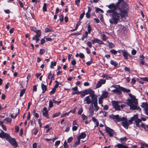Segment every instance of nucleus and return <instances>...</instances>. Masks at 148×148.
Segmentation results:
<instances>
[{
	"label": "nucleus",
	"instance_id": "obj_50",
	"mask_svg": "<svg viewBox=\"0 0 148 148\" xmlns=\"http://www.w3.org/2000/svg\"><path fill=\"white\" fill-rule=\"evenodd\" d=\"M59 20L60 22H62L64 20V15L63 14H61L59 16Z\"/></svg>",
	"mask_w": 148,
	"mask_h": 148
},
{
	"label": "nucleus",
	"instance_id": "obj_58",
	"mask_svg": "<svg viewBox=\"0 0 148 148\" xmlns=\"http://www.w3.org/2000/svg\"><path fill=\"white\" fill-rule=\"evenodd\" d=\"M38 86V85H35L33 86V91L36 92L37 90V87Z\"/></svg>",
	"mask_w": 148,
	"mask_h": 148
},
{
	"label": "nucleus",
	"instance_id": "obj_23",
	"mask_svg": "<svg viewBox=\"0 0 148 148\" xmlns=\"http://www.w3.org/2000/svg\"><path fill=\"white\" fill-rule=\"evenodd\" d=\"M107 42L108 43V46L109 48H112L114 47L115 45L112 42H110L108 41H107Z\"/></svg>",
	"mask_w": 148,
	"mask_h": 148
},
{
	"label": "nucleus",
	"instance_id": "obj_42",
	"mask_svg": "<svg viewBox=\"0 0 148 148\" xmlns=\"http://www.w3.org/2000/svg\"><path fill=\"white\" fill-rule=\"evenodd\" d=\"M47 4L44 3L43 4V10L44 12H46L47 11Z\"/></svg>",
	"mask_w": 148,
	"mask_h": 148
},
{
	"label": "nucleus",
	"instance_id": "obj_30",
	"mask_svg": "<svg viewBox=\"0 0 148 148\" xmlns=\"http://www.w3.org/2000/svg\"><path fill=\"white\" fill-rule=\"evenodd\" d=\"M127 137L125 136L120 138L119 140H121L122 143H124L127 140Z\"/></svg>",
	"mask_w": 148,
	"mask_h": 148
},
{
	"label": "nucleus",
	"instance_id": "obj_2",
	"mask_svg": "<svg viewBox=\"0 0 148 148\" xmlns=\"http://www.w3.org/2000/svg\"><path fill=\"white\" fill-rule=\"evenodd\" d=\"M129 95L131 99L129 98L127 99V104L130 107V109L132 110H140V108L139 106H138L137 100L136 99L135 97L130 93H129Z\"/></svg>",
	"mask_w": 148,
	"mask_h": 148
},
{
	"label": "nucleus",
	"instance_id": "obj_17",
	"mask_svg": "<svg viewBox=\"0 0 148 148\" xmlns=\"http://www.w3.org/2000/svg\"><path fill=\"white\" fill-rule=\"evenodd\" d=\"M86 136V133L83 132H82L77 137V138L80 140L81 139H84L85 138Z\"/></svg>",
	"mask_w": 148,
	"mask_h": 148
},
{
	"label": "nucleus",
	"instance_id": "obj_3",
	"mask_svg": "<svg viewBox=\"0 0 148 148\" xmlns=\"http://www.w3.org/2000/svg\"><path fill=\"white\" fill-rule=\"evenodd\" d=\"M0 131L1 132H0V138H5L14 147L16 148L17 147L18 144L15 138H12L9 134L5 133L3 130H0Z\"/></svg>",
	"mask_w": 148,
	"mask_h": 148
},
{
	"label": "nucleus",
	"instance_id": "obj_5",
	"mask_svg": "<svg viewBox=\"0 0 148 148\" xmlns=\"http://www.w3.org/2000/svg\"><path fill=\"white\" fill-rule=\"evenodd\" d=\"M106 130L107 133H108L110 137H112L114 134L116 135L114 131L112 129L109 127H106Z\"/></svg>",
	"mask_w": 148,
	"mask_h": 148
},
{
	"label": "nucleus",
	"instance_id": "obj_24",
	"mask_svg": "<svg viewBox=\"0 0 148 148\" xmlns=\"http://www.w3.org/2000/svg\"><path fill=\"white\" fill-rule=\"evenodd\" d=\"M54 32V30L53 29H49L48 27L45 28V33H48L49 32Z\"/></svg>",
	"mask_w": 148,
	"mask_h": 148
},
{
	"label": "nucleus",
	"instance_id": "obj_6",
	"mask_svg": "<svg viewBox=\"0 0 148 148\" xmlns=\"http://www.w3.org/2000/svg\"><path fill=\"white\" fill-rule=\"evenodd\" d=\"M119 102L115 100L112 101V105L113 108L115 109L116 110H120V106L118 105Z\"/></svg>",
	"mask_w": 148,
	"mask_h": 148
},
{
	"label": "nucleus",
	"instance_id": "obj_10",
	"mask_svg": "<svg viewBox=\"0 0 148 148\" xmlns=\"http://www.w3.org/2000/svg\"><path fill=\"white\" fill-rule=\"evenodd\" d=\"M89 116L90 117L92 116L93 115L94 113V109L93 106L92 104H91L89 107Z\"/></svg>",
	"mask_w": 148,
	"mask_h": 148
},
{
	"label": "nucleus",
	"instance_id": "obj_62",
	"mask_svg": "<svg viewBox=\"0 0 148 148\" xmlns=\"http://www.w3.org/2000/svg\"><path fill=\"white\" fill-rule=\"evenodd\" d=\"M79 55V56L81 58H85L84 55L82 53H80Z\"/></svg>",
	"mask_w": 148,
	"mask_h": 148
},
{
	"label": "nucleus",
	"instance_id": "obj_54",
	"mask_svg": "<svg viewBox=\"0 0 148 148\" xmlns=\"http://www.w3.org/2000/svg\"><path fill=\"white\" fill-rule=\"evenodd\" d=\"M85 14V13L84 12H83L80 15L79 20H81L83 18Z\"/></svg>",
	"mask_w": 148,
	"mask_h": 148
},
{
	"label": "nucleus",
	"instance_id": "obj_45",
	"mask_svg": "<svg viewBox=\"0 0 148 148\" xmlns=\"http://www.w3.org/2000/svg\"><path fill=\"white\" fill-rule=\"evenodd\" d=\"M71 111H70L69 112H67V113H65L64 114H62L61 116V117H63L64 116H68L69 114V113L71 112Z\"/></svg>",
	"mask_w": 148,
	"mask_h": 148
},
{
	"label": "nucleus",
	"instance_id": "obj_8",
	"mask_svg": "<svg viewBox=\"0 0 148 148\" xmlns=\"http://www.w3.org/2000/svg\"><path fill=\"white\" fill-rule=\"evenodd\" d=\"M92 43L94 44L95 43H97L99 44L104 45V43L101 40L98 39V38H95L91 40Z\"/></svg>",
	"mask_w": 148,
	"mask_h": 148
},
{
	"label": "nucleus",
	"instance_id": "obj_28",
	"mask_svg": "<svg viewBox=\"0 0 148 148\" xmlns=\"http://www.w3.org/2000/svg\"><path fill=\"white\" fill-rule=\"evenodd\" d=\"M126 145H123L122 144L119 143L117 145L118 148H125Z\"/></svg>",
	"mask_w": 148,
	"mask_h": 148
},
{
	"label": "nucleus",
	"instance_id": "obj_20",
	"mask_svg": "<svg viewBox=\"0 0 148 148\" xmlns=\"http://www.w3.org/2000/svg\"><path fill=\"white\" fill-rule=\"evenodd\" d=\"M121 91H122L123 92H126V93H129L130 92V90L129 89H127L123 87L122 86L121 88Z\"/></svg>",
	"mask_w": 148,
	"mask_h": 148
},
{
	"label": "nucleus",
	"instance_id": "obj_41",
	"mask_svg": "<svg viewBox=\"0 0 148 148\" xmlns=\"http://www.w3.org/2000/svg\"><path fill=\"white\" fill-rule=\"evenodd\" d=\"M82 119L83 121L86 120L87 119V117L84 114H83L82 115Z\"/></svg>",
	"mask_w": 148,
	"mask_h": 148
},
{
	"label": "nucleus",
	"instance_id": "obj_63",
	"mask_svg": "<svg viewBox=\"0 0 148 148\" xmlns=\"http://www.w3.org/2000/svg\"><path fill=\"white\" fill-rule=\"evenodd\" d=\"M15 132L16 133L18 132L19 131V127L18 126L16 125L15 127Z\"/></svg>",
	"mask_w": 148,
	"mask_h": 148
},
{
	"label": "nucleus",
	"instance_id": "obj_46",
	"mask_svg": "<svg viewBox=\"0 0 148 148\" xmlns=\"http://www.w3.org/2000/svg\"><path fill=\"white\" fill-rule=\"evenodd\" d=\"M60 114V112H57L54 114L53 115V117L55 118V117L59 116Z\"/></svg>",
	"mask_w": 148,
	"mask_h": 148
},
{
	"label": "nucleus",
	"instance_id": "obj_44",
	"mask_svg": "<svg viewBox=\"0 0 148 148\" xmlns=\"http://www.w3.org/2000/svg\"><path fill=\"white\" fill-rule=\"evenodd\" d=\"M110 52L112 54L116 55L117 53V51L114 49H112L110 51Z\"/></svg>",
	"mask_w": 148,
	"mask_h": 148
},
{
	"label": "nucleus",
	"instance_id": "obj_14",
	"mask_svg": "<svg viewBox=\"0 0 148 148\" xmlns=\"http://www.w3.org/2000/svg\"><path fill=\"white\" fill-rule=\"evenodd\" d=\"M84 101H86V103L88 104H92L91 100L89 96L86 97L84 99Z\"/></svg>",
	"mask_w": 148,
	"mask_h": 148
},
{
	"label": "nucleus",
	"instance_id": "obj_9",
	"mask_svg": "<svg viewBox=\"0 0 148 148\" xmlns=\"http://www.w3.org/2000/svg\"><path fill=\"white\" fill-rule=\"evenodd\" d=\"M47 110V108L45 107L43 108L42 115L46 117L48 119H49L50 118L48 114V111Z\"/></svg>",
	"mask_w": 148,
	"mask_h": 148
},
{
	"label": "nucleus",
	"instance_id": "obj_52",
	"mask_svg": "<svg viewBox=\"0 0 148 148\" xmlns=\"http://www.w3.org/2000/svg\"><path fill=\"white\" fill-rule=\"evenodd\" d=\"M138 118V116L137 115H135L133 116L130 119L133 121L136 120Z\"/></svg>",
	"mask_w": 148,
	"mask_h": 148
},
{
	"label": "nucleus",
	"instance_id": "obj_4",
	"mask_svg": "<svg viewBox=\"0 0 148 148\" xmlns=\"http://www.w3.org/2000/svg\"><path fill=\"white\" fill-rule=\"evenodd\" d=\"M123 1V0H118V2L116 3V6L117 7L118 9H120L122 11V10H128L129 6L125 2L121 3Z\"/></svg>",
	"mask_w": 148,
	"mask_h": 148
},
{
	"label": "nucleus",
	"instance_id": "obj_37",
	"mask_svg": "<svg viewBox=\"0 0 148 148\" xmlns=\"http://www.w3.org/2000/svg\"><path fill=\"white\" fill-rule=\"evenodd\" d=\"M4 120L6 121L7 123H11L12 121V119L9 117H7L5 118L4 119Z\"/></svg>",
	"mask_w": 148,
	"mask_h": 148
},
{
	"label": "nucleus",
	"instance_id": "obj_11",
	"mask_svg": "<svg viewBox=\"0 0 148 148\" xmlns=\"http://www.w3.org/2000/svg\"><path fill=\"white\" fill-rule=\"evenodd\" d=\"M122 53H123V55L124 58L126 59L127 60L128 59V56L131 57V56H130V54L127 52V51L124 50L122 51Z\"/></svg>",
	"mask_w": 148,
	"mask_h": 148
},
{
	"label": "nucleus",
	"instance_id": "obj_47",
	"mask_svg": "<svg viewBox=\"0 0 148 148\" xmlns=\"http://www.w3.org/2000/svg\"><path fill=\"white\" fill-rule=\"evenodd\" d=\"M85 94L84 91H81L80 93V95L81 97L83 98L85 96V95H86Z\"/></svg>",
	"mask_w": 148,
	"mask_h": 148
},
{
	"label": "nucleus",
	"instance_id": "obj_13",
	"mask_svg": "<svg viewBox=\"0 0 148 148\" xmlns=\"http://www.w3.org/2000/svg\"><path fill=\"white\" fill-rule=\"evenodd\" d=\"M108 7L110 9H112L116 11L117 9H118L117 7L116 6V4L112 3L108 5Z\"/></svg>",
	"mask_w": 148,
	"mask_h": 148
},
{
	"label": "nucleus",
	"instance_id": "obj_26",
	"mask_svg": "<svg viewBox=\"0 0 148 148\" xmlns=\"http://www.w3.org/2000/svg\"><path fill=\"white\" fill-rule=\"evenodd\" d=\"M108 91H104L102 94V96L105 98H107L108 97Z\"/></svg>",
	"mask_w": 148,
	"mask_h": 148
},
{
	"label": "nucleus",
	"instance_id": "obj_61",
	"mask_svg": "<svg viewBox=\"0 0 148 148\" xmlns=\"http://www.w3.org/2000/svg\"><path fill=\"white\" fill-rule=\"evenodd\" d=\"M18 1L20 4V7L22 8H23L24 5L23 3L20 0H18Z\"/></svg>",
	"mask_w": 148,
	"mask_h": 148
},
{
	"label": "nucleus",
	"instance_id": "obj_31",
	"mask_svg": "<svg viewBox=\"0 0 148 148\" xmlns=\"http://www.w3.org/2000/svg\"><path fill=\"white\" fill-rule=\"evenodd\" d=\"M127 120V119H126L125 117H122V118H120L119 117V116L118 117V121H122L123 122L124 121H126Z\"/></svg>",
	"mask_w": 148,
	"mask_h": 148
},
{
	"label": "nucleus",
	"instance_id": "obj_60",
	"mask_svg": "<svg viewBox=\"0 0 148 148\" xmlns=\"http://www.w3.org/2000/svg\"><path fill=\"white\" fill-rule=\"evenodd\" d=\"M86 44L90 48H91L92 46V43L90 41H88Z\"/></svg>",
	"mask_w": 148,
	"mask_h": 148
},
{
	"label": "nucleus",
	"instance_id": "obj_25",
	"mask_svg": "<svg viewBox=\"0 0 148 148\" xmlns=\"http://www.w3.org/2000/svg\"><path fill=\"white\" fill-rule=\"evenodd\" d=\"M92 90L90 88H88L86 90H84L83 91L86 95L89 94Z\"/></svg>",
	"mask_w": 148,
	"mask_h": 148
},
{
	"label": "nucleus",
	"instance_id": "obj_55",
	"mask_svg": "<svg viewBox=\"0 0 148 148\" xmlns=\"http://www.w3.org/2000/svg\"><path fill=\"white\" fill-rule=\"evenodd\" d=\"M56 89L54 88H53L52 90L50 92V94L51 95V94L54 93L56 91Z\"/></svg>",
	"mask_w": 148,
	"mask_h": 148
},
{
	"label": "nucleus",
	"instance_id": "obj_43",
	"mask_svg": "<svg viewBox=\"0 0 148 148\" xmlns=\"http://www.w3.org/2000/svg\"><path fill=\"white\" fill-rule=\"evenodd\" d=\"M83 112V108L82 107L79 108V110L77 112L78 115H80Z\"/></svg>",
	"mask_w": 148,
	"mask_h": 148
},
{
	"label": "nucleus",
	"instance_id": "obj_59",
	"mask_svg": "<svg viewBox=\"0 0 148 148\" xmlns=\"http://www.w3.org/2000/svg\"><path fill=\"white\" fill-rule=\"evenodd\" d=\"M63 145L64 148H68L69 147V145H68V144L66 141H65L64 142Z\"/></svg>",
	"mask_w": 148,
	"mask_h": 148
},
{
	"label": "nucleus",
	"instance_id": "obj_57",
	"mask_svg": "<svg viewBox=\"0 0 148 148\" xmlns=\"http://www.w3.org/2000/svg\"><path fill=\"white\" fill-rule=\"evenodd\" d=\"M60 140H57L55 142V146L56 147H57L58 145L60 144Z\"/></svg>",
	"mask_w": 148,
	"mask_h": 148
},
{
	"label": "nucleus",
	"instance_id": "obj_56",
	"mask_svg": "<svg viewBox=\"0 0 148 148\" xmlns=\"http://www.w3.org/2000/svg\"><path fill=\"white\" fill-rule=\"evenodd\" d=\"M107 38H108V37H107V36L105 34H103L102 36V40L104 41H105L107 39Z\"/></svg>",
	"mask_w": 148,
	"mask_h": 148
},
{
	"label": "nucleus",
	"instance_id": "obj_40",
	"mask_svg": "<svg viewBox=\"0 0 148 148\" xmlns=\"http://www.w3.org/2000/svg\"><path fill=\"white\" fill-rule=\"evenodd\" d=\"M90 92L89 94V96L91 98H92L95 96L94 91L92 90Z\"/></svg>",
	"mask_w": 148,
	"mask_h": 148
},
{
	"label": "nucleus",
	"instance_id": "obj_36",
	"mask_svg": "<svg viewBox=\"0 0 148 148\" xmlns=\"http://www.w3.org/2000/svg\"><path fill=\"white\" fill-rule=\"evenodd\" d=\"M33 113L34 117L36 118H37L39 117V114L37 113H36V111L35 110H34L33 111Z\"/></svg>",
	"mask_w": 148,
	"mask_h": 148
},
{
	"label": "nucleus",
	"instance_id": "obj_16",
	"mask_svg": "<svg viewBox=\"0 0 148 148\" xmlns=\"http://www.w3.org/2000/svg\"><path fill=\"white\" fill-rule=\"evenodd\" d=\"M119 115L118 114L115 115L113 114H112L109 116V118L111 119H116L118 121Z\"/></svg>",
	"mask_w": 148,
	"mask_h": 148
},
{
	"label": "nucleus",
	"instance_id": "obj_32",
	"mask_svg": "<svg viewBox=\"0 0 148 148\" xmlns=\"http://www.w3.org/2000/svg\"><path fill=\"white\" fill-rule=\"evenodd\" d=\"M77 141H76L73 145V147H76L77 145H79L80 143V140L78 139V138H77Z\"/></svg>",
	"mask_w": 148,
	"mask_h": 148
},
{
	"label": "nucleus",
	"instance_id": "obj_22",
	"mask_svg": "<svg viewBox=\"0 0 148 148\" xmlns=\"http://www.w3.org/2000/svg\"><path fill=\"white\" fill-rule=\"evenodd\" d=\"M57 64V62H53V61H52L51 62V64L50 65V67L51 69H54V66H56Z\"/></svg>",
	"mask_w": 148,
	"mask_h": 148
},
{
	"label": "nucleus",
	"instance_id": "obj_35",
	"mask_svg": "<svg viewBox=\"0 0 148 148\" xmlns=\"http://www.w3.org/2000/svg\"><path fill=\"white\" fill-rule=\"evenodd\" d=\"M26 89H23L20 92L19 96L20 97H22L23 94L25 93V92Z\"/></svg>",
	"mask_w": 148,
	"mask_h": 148
},
{
	"label": "nucleus",
	"instance_id": "obj_64",
	"mask_svg": "<svg viewBox=\"0 0 148 148\" xmlns=\"http://www.w3.org/2000/svg\"><path fill=\"white\" fill-rule=\"evenodd\" d=\"M136 82V80L134 78H133L132 79L131 83L132 84H134Z\"/></svg>",
	"mask_w": 148,
	"mask_h": 148
},
{
	"label": "nucleus",
	"instance_id": "obj_33",
	"mask_svg": "<svg viewBox=\"0 0 148 148\" xmlns=\"http://www.w3.org/2000/svg\"><path fill=\"white\" fill-rule=\"evenodd\" d=\"M20 111V109H18V112L14 116L13 115H11V117L13 119H15L16 117L18 116V115L19 114V112Z\"/></svg>",
	"mask_w": 148,
	"mask_h": 148
},
{
	"label": "nucleus",
	"instance_id": "obj_19",
	"mask_svg": "<svg viewBox=\"0 0 148 148\" xmlns=\"http://www.w3.org/2000/svg\"><path fill=\"white\" fill-rule=\"evenodd\" d=\"M110 64L116 67L118 65V63L113 60H111L110 61Z\"/></svg>",
	"mask_w": 148,
	"mask_h": 148
},
{
	"label": "nucleus",
	"instance_id": "obj_53",
	"mask_svg": "<svg viewBox=\"0 0 148 148\" xmlns=\"http://www.w3.org/2000/svg\"><path fill=\"white\" fill-rule=\"evenodd\" d=\"M53 106V102L51 100H50L49 101V107L51 108Z\"/></svg>",
	"mask_w": 148,
	"mask_h": 148
},
{
	"label": "nucleus",
	"instance_id": "obj_38",
	"mask_svg": "<svg viewBox=\"0 0 148 148\" xmlns=\"http://www.w3.org/2000/svg\"><path fill=\"white\" fill-rule=\"evenodd\" d=\"M88 25L87 26V28L88 29L87 32L88 33H90L92 31V28L90 25L89 24H88Z\"/></svg>",
	"mask_w": 148,
	"mask_h": 148
},
{
	"label": "nucleus",
	"instance_id": "obj_49",
	"mask_svg": "<svg viewBox=\"0 0 148 148\" xmlns=\"http://www.w3.org/2000/svg\"><path fill=\"white\" fill-rule=\"evenodd\" d=\"M95 10L97 13L98 12H100L102 13L103 12V10L99 8H97Z\"/></svg>",
	"mask_w": 148,
	"mask_h": 148
},
{
	"label": "nucleus",
	"instance_id": "obj_39",
	"mask_svg": "<svg viewBox=\"0 0 148 148\" xmlns=\"http://www.w3.org/2000/svg\"><path fill=\"white\" fill-rule=\"evenodd\" d=\"M141 107L143 108H146L147 107H148V105L147 103H145L143 102L142 103V104L141 105Z\"/></svg>",
	"mask_w": 148,
	"mask_h": 148
},
{
	"label": "nucleus",
	"instance_id": "obj_29",
	"mask_svg": "<svg viewBox=\"0 0 148 148\" xmlns=\"http://www.w3.org/2000/svg\"><path fill=\"white\" fill-rule=\"evenodd\" d=\"M94 107L95 108V110L96 112H97L99 109V107L97 105V103H93Z\"/></svg>",
	"mask_w": 148,
	"mask_h": 148
},
{
	"label": "nucleus",
	"instance_id": "obj_34",
	"mask_svg": "<svg viewBox=\"0 0 148 148\" xmlns=\"http://www.w3.org/2000/svg\"><path fill=\"white\" fill-rule=\"evenodd\" d=\"M35 33L36 34L35 35H36L37 37H40L41 35V32L40 30H37Z\"/></svg>",
	"mask_w": 148,
	"mask_h": 148
},
{
	"label": "nucleus",
	"instance_id": "obj_48",
	"mask_svg": "<svg viewBox=\"0 0 148 148\" xmlns=\"http://www.w3.org/2000/svg\"><path fill=\"white\" fill-rule=\"evenodd\" d=\"M45 51L44 49H40L39 51V53L40 55H42L45 52Z\"/></svg>",
	"mask_w": 148,
	"mask_h": 148
},
{
	"label": "nucleus",
	"instance_id": "obj_27",
	"mask_svg": "<svg viewBox=\"0 0 148 148\" xmlns=\"http://www.w3.org/2000/svg\"><path fill=\"white\" fill-rule=\"evenodd\" d=\"M39 37H37V36L36 35H35L32 38V40H36V43H37L38 41L39 40Z\"/></svg>",
	"mask_w": 148,
	"mask_h": 148
},
{
	"label": "nucleus",
	"instance_id": "obj_21",
	"mask_svg": "<svg viewBox=\"0 0 148 148\" xmlns=\"http://www.w3.org/2000/svg\"><path fill=\"white\" fill-rule=\"evenodd\" d=\"M93 98H92V100H91L92 102V105H93V103H97V96H95Z\"/></svg>",
	"mask_w": 148,
	"mask_h": 148
},
{
	"label": "nucleus",
	"instance_id": "obj_12",
	"mask_svg": "<svg viewBox=\"0 0 148 148\" xmlns=\"http://www.w3.org/2000/svg\"><path fill=\"white\" fill-rule=\"evenodd\" d=\"M106 82V80L105 79H101L98 82L96 85V87L97 88L100 87L102 84H104Z\"/></svg>",
	"mask_w": 148,
	"mask_h": 148
},
{
	"label": "nucleus",
	"instance_id": "obj_51",
	"mask_svg": "<svg viewBox=\"0 0 148 148\" xmlns=\"http://www.w3.org/2000/svg\"><path fill=\"white\" fill-rule=\"evenodd\" d=\"M53 100L54 103L56 104L57 105H58L61 103V100L59 101H56L55 100V99H53Z\"/></svg>",
	"mask_w": 148,
	"mask_h": 148
},
{
	"label": "nucleus",
	"instance_id": "obj_1",
	"mask_svg": "<svg viewBox=\"0 0 148 148\" xmlns=\"http://www.w3.org/2000/svg\"><path fill=\"white\" fill-rule=\"evenodd\" d=\"M119 10V13L116 12V11H114V12L112 14L111 16L112 21L110 19L109 21L110 23L112 24H117L119 21L120 16L121 18H123L127 15L128 10H122L121 11V10Z\"/></svg>",
	"mask_w": 148,
	"mask_h": 148
},
{
	"label": "nucleus",
	"instance_id": "obj_18",
	"mask_svg": "<svg viewBox=\"0 0 148 148\" xmlns=\"http://www.w3.org/2000/svg\"><path fill=\"white\" fill-rule=\"evenodd\" d=\"M41 86L42 91V93L44 94L47 90V86L46 85H45L43 84L42 83L41 84Z\"/></svg>",
	"mask_w": 148,
	"mask_h": 148
},
{
	"label": "nucleus",
	"instance_id": "obj_15",
	"mask_svg": "<svg viewBox=\"0 0 148 148\" xmlns=\"http://www.w3.org/2000/svg\"><path fill=\"white\" fill-rule=\"evenodd\" d=\"M122 125L125 128L127 129H128V127L130 125V124L128 123L127 120L122 122Z\"/></svg>",
	"mask_w": 148,
	"mask_h": 148
},
{
	"label": "nucleus",
	"instance_id": "obj_7",
	"mask_svg": "<svg viewBox=\"0 0 148 148\" xmlns=\"http://www.w3.org/2000/svg\"><path fill=\"white\" fill-rule=\"evenodd\" d=\"M117 87L116 88V89L113 90L112 92L114 93H116L118 95H120L122 93L121 88L119 85H117Z\"/></svg>",
	"mask_w": 148,
	"mask_h": 148
}]
</instances>
